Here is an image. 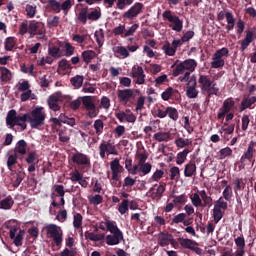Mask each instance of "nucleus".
I'll return each mask as SVG.
<instances>
[{
  "mask_svg": "<svg viewBox=\"0 0 256 256\" xmlns=\"http://www.w3.org/2000/svg\"><path fill=\"white\" fill-rule=\"evenodd\" d=\"M47 115L43 112V107H37L31 111V113H25L23 115H17L15 109L9 110L6 115V125L9 129H15L20 127L22 131L27 129V121L30 123L31 129H38L45 125V118Z\"/></svg>",
  "mask_w": 256,
  "mask_h": 256,
  "instance_id": "nucleus-1",
  "label": "nucleus"
},
{
  "mask_svg": "<svg viewBox=\"0 0 256 256\" xmlns=\"http://www.w3.org/2000/svg\"><path fill=\"white\" fill-rule=\"evenodd\" d=\"M198 84L200 85L202 95H207L208 99H211L213 95L219 97V87L211 79V75L199 74Z\"/></svg>",
  "mask_w": 256,
  "mask_h": 256,
  "instance_id": "nucleus-2",
  "label": "nucleus"
},
{
  "mask_svg": "<svg viewBox=\"0 0 256 256\" xmlns=\"http://www.w3.org/2000/svg\"><path fill=\"white\" fill-rule=\"evenodd\" d=\"M47 237L52 239L56 247L63 245V230L56 224H48L44 227Z\"/></svg>",
  "mask_w": 256,
  "mask_h": 256,
  "instance_id": "nucleus-3",
  "label": "nucleus"
},
{
  "mask_svg": "<svg viewBox=\"0 0 256 256\" xmlns=\"http://www.w3.org/2000/svg\"><path fill=\"white\" fill-rule=\"evenodd\" d=\"M197 69V61L195 59H186L183 62L176 65L175 69L172 72L173 77H179L183 73H193Z\"/></svg>",
  "mask_w": 256,
  "mask_h": 256,
  "instance_id": "nucleus-4",
  "label": "nucleus"
},
{
  "mask_svg": "<svg viewBox=\"0 0 256 256\" xmlns=\"http://www.w3.org/2000/svg\"><path fill=\"white\" fill-rule=\"evenodd\" d=\"M229 204L224 200L223 196H221L215 203L213 208V219L214 223H219L221 219H223V215H225V211H227Z\"/></svg>",
  "mask_w": 256,
  "mask_h": 256,
  "instance_id": "nucleus-5",
  "label": "nucleus"
},
{
  "mask_svg": "<svg viewBox=\"0 0 256 256\" xmlns=\"http://www.w3.org/2000/svg\"><path fill=\"white\" fill-rule=\"evenodd\" d=\"M163 19L169 21V23H173L172 30L177 33H181L183 31V20L179 18V16L174 15L171 10H165L162 13Z\"/></svg>",
  "mask_w": 256,
  "mask_h": 256,
  "instance_id": "nucleus-6",
  "label": "nucleus"
},
{
  "mask_svg": "<svg viewBox=\"0 0 256 256\" xmlns=\"http://www.w3.org/2000/svg\"><path fill=\"white\" fill-rule=\"evenodd\" d=\"M82 105L88 111L86 113L87 117L90 119H94L99 115V110H97V106H95V102L93 101V96H83L81 97Z\"/></svg>",
  "mask_w": 256,
  "mask_h": 256,
  "instance_id": "nucleus-7",
  "label": "nucleus"
},
{
  "mask_svg": "<svg viewBox=\"0 0 256 256\" xmlns=\"http://www.w3.org/2000/svg\"><path fill=\"white\" fill-rule=\"evenodd\" d=\"M71 161L81 167V171H85V169H91V159L87 154H83L81 152H77L72 155Z\"/></svg>",
  "mask_w": 256,
  "mask_h": 256,
  "instance_id": "nucleus-8",
  "label": "nucleus"
},
{
  "mask_svg": "<svg viewBox=\"0 0 256 256\" xmlns=\"http://www.w3.org/2000/svg\"><path fill=\"white\" fill-rule=\"evenodd\" d=\"M99 151L101 159H105V155H119L117 148L115 147V145H113L111 140H102L99 145Z\"/></svg>",
  "mask_w": 256,
  "mask_h": 256,
  "instance_id": "nucleus-9",
  "label": "nucleus"
},
{
  "mask_svg": "<svg viewBox=\"0 0 256 256\" xmlns=\"http://www.w3.org/2000/svg\"><path fill=\"white\" fill-rule=\"evenodd\" d=\"M145 5L141 2H136L133 6L130 7L124 14L123 19H128L129 21L139 17L143 13Z\"/></svg>",
  "mask_w": 256,
  "mask_h": 256,
  "instance_id": "nucleus-10",
  "label": "nucleus"
},
{
  "mask_svg": "<svg viewBox=\"0 0 256 256\" xmlns=\"http://www.w3.org/2000/svg\"><path fill=\"white\" fill-rule=\"evenodd\" d=\"M135 91L136 93H139V90L135 89H123L118 90V99L120 103L123 105H127V103H130L131 99H135Z\"/></svg>",
  "mask_w": 256,
  "mask_h": 256,
  "instance_id": "nucleus-11",
  "label": "nucleus"
},
{
  "mask_svg": "<svg viewBox=\"0 0 256 256\" xmlns=\"http://www.w3.org/2000/svg\"><path fill=\"white\" fill-rule=\"evenodd\" d=\"M178 242L180 243L183 249H190V251H194L197 255H201L203 253V249L197 247V242L187 238H178Z\"/></svg>",
  "mask_w": 256,
  "mask_h": 256,
  "instance_id": "nucleus-12",
  "label": "nucleus"
},
{
  "mask_svg": "<svg viewBox=\"0 0 256 256\" xmlns=\"http://www.w3.org/2000/svg\"><path fill=\"white\" fill-rule=\"evenodd\" d=\"M131 77L135 80L136 85H145V70L141 66H133Z\"/></svg>",
  "mask_w": 256,
  "mask_h": 256,
  "instance_id": "nucleus-13",
  "label": "nucleus"
},
{
  "mask_svg": "<svg viewBox=\"0 0 256 256\" xmlns=\"http://www.w3.org/2000/svg\"><path fill=\"white\" fill-rule=\"evenodd\" d=\"M186 95L188 99H197L199 95V90H197V80L195 78H190L186 86Z\"/></svg>",
  "mask_w": 256,
  "mask_h": 256,
  "instance_id": "nucleus-14",
  "label": "nucleus"
},
{
  "mask_svg": "<svg viewBox=\"0 0 256 256\" xmlns=\"http://www.w3.org/2000/svg\"><path fill=\"white\" fill-rule=\"evenodd\" d=\"M17 231V227L11 228L9 232V237L10 239H13L14 245L16 247H21L23 245V238L25 237V230H19L18 234Z\"/></svg>",
  "mask_w": 256,
  "mask_h": 256,
  "instance_id": "nucleus-15",
  "label": "nucleus"
},
{
  "mask_svg": "<svg viewBox=\"0 0 256 256\" xmlns=\"http://www.w3.org/2000/svg\"><path fill=\"white\" fill-rule=\"evenodd\" d=\"M110 169L112 171V180L119 181V177H121L120 173H123L125 169L119 163L118 158H115L113 161L110 162Z\"/></svg>",
  "mask_w": 256,
  "mask_h": 256,
  "instance_id": "nucleus-16",
  "label": "nucleus"
},
{
  "mask_svg": "<svg viewBox=\"0 0 256 256\" xmlns=\"http://www.w3.org/2000/svg\"><path fill=\"white\" fill-rule=\"evenodd\" d=\"M233 185L236 202L241 207V205H243V201L241 200V196H239V191H243L245 189V181H243V178H236L233 180Z\"/></svg>",
  "mask_w": 256,
  "mask_h": 256,
  "instance_id": "nucleus-17",
  "label": "nucleus"
},
{
  "mask_svg": "<svg viewBox=\"0 0 256 256\" xmlns=\"http://www.w3.org/2000/svg\"><path fill=\"white\" fill-rule=\"evenodd\" d=\"M256 142L255 141H250L248 144L247 150L243 153V155L240 158L241 163H245V161H251L253 159V156L256 153Z\"/></svg>",
  "mask_w": 256,
  "mask_h": 256,
  "instance_id": "nucleus-18",
  "label": "nucleus"
},
{
  "mask_svg": "<svg viewBox=\"0 0 256 256\" xmlns=\"http://www.w3.org/2000/svg\"><path fill=\"white\" fill-rule=\"evenodd\" d=\"M254 39H256V33L253 30H248L246 32L245 38L240 43V51H245L251 43H253Z\"/></svg>",
  "mask_w": 256,
  "mask_h": 256,
  "instance_id": "nucleus-19",
  "label": "nucleus"
},
{
  "mask_svg": "<svg viewBox=\"0 0 256 256\" xmlns=\"http://www.w3.org/2000/svg\"><path fill=\"white\" fill-rule=\"evenodd\" d=\"M256 103V96H251V94H246L240 104V111H245L246 109H251Z\"/></svg>",
  "mask_w": 256,
  "mask_h": 256,
  "instance_id": "nucleus-20",
  "label": "nucleus"
},
{
  "mask_svg": "<svg viewBox=\"0 0 256 256\" xmlns=\"http://www.w3.org/2000/svg\"><path fill=\"white\" fill-rule=\"evenodd\" d=\"M29 33L31 35H45V25L41 22H31L29 24Z\"/></svg>",
  "mask_w": 256,
  "mask_h": 256,
  "instance_id": "nucleus-21",
  "label": "nucleus"
},
{
  "mask_svg": "<svg viewBox=\"0 0 256 256\" xmlns=\"http://www.w3.org/2000/svg\"><path fill=\"white\" fill-rule=\"evenodd\" d=\"M163 101H169V99H181V93L173 87H168L162 94Z\"/></svg>",
  "mask_w": 256,
  "mask_h": 256,
  "instance_id": "nucleus-22",
  "label": "nucleus"
},
{
  "mask_svg": "<svg viewBox=\"0 0 256 256\" xmlns=\"http://www.w3.org/2000/svg\"><path fill=\"white\" fill-rule=\"evenodd\" d=\"M40 3L54 13H61V3L57 0H40Z\"/></svg>",
  "mask_w": 256,
  "mask_h": 256,
  "instance_id": "nucleus-23",
  "label": "nucleus"
},
{
  "mask_svg": "<svg viewBox=\"0 0 256 256\" xmlns=\"http://www.w3.org/2000/svg\"><path fill=\"white\" fill-rule=\"evenodd\" d=\"M165 190H166L165 185L155 184L152 188H150L152 199H161L163 197V194L165 193Z\"/></svg>",
  "mask_w": 256,
  "mask_h": 256,
  "instance_id": "nucleus-24",
  "label": "nucleus"
},
{
  "mask_svg": "<svg viewBox=\"0 0 256 256\" xmlns=\"http://www.w3.org/2000/svg\"><path fill=\"white\" fill-rule=\"evenodd\" d=\"M104 239H106V243L110 246L119 245L123 241V233L107 235Z\"/></svg>",
  "mask_w": 256,
  "mask_h": 256,
  "instance_id": "nucleus-25",
  "label": "nucleus"
},
{
  "mask_svg": "<svg viewBox=\"0 0 256 256\" xmlns=\"http://www.w3.org/2000/svg\"><path fill=\"white\" fill-rule=\"evenodd\" d=\"M172 238L173 234L160 232L158 234V245H160V247H167V245H170Z\"/></svg>",
  "mask_w": 256,
  "mask_h": 256,
  "instance_id": "nucleus-26",
  "label": "nucleus"
},
{
  "mask_svg": "<svg viewBox=\"0 0 256 256\" xmlns=\"http://www.w3.org/2000/svg\"><path fill=\"white\" fill-rule=\"evenodd\" d=\"M58 44L59 46L48 47V55L54 59H60V57H63V54H61V47L63 46V42H58Z\"/></svg>",
  "mask_w": 256,
  "mask_h": 256,
  "instance_id": "nucleus-27",
  "label": "nucleus"
},
{
  "mask_svg": "<svg viewBox=\"0 0 256 256\" xmlns=\"http://www.w3.org/2000/svg\"><path fill=\"white\" fill-rule=\"evenodd\" d=\"M153 139L158 141V143H167V141H171L173 139V136L169 132H157L153 135Z\"/></svg>",
  "mask_w": 256,
  "mask_h": 256,
  "instance_id": "nucleus-28",
  "label": "nucleus"
},
{
  "mask_svg": "<svg viewBox=\"0 0 256 256\" xmlns=\"http://www.w3.org/2000/svg\"><path fill=\"white\" fill-rule=\"evenodd\" d=\"M224 57H229V49L226 47L217 50L212 56V61H225Z\"/></svg>",
  "mask_w": 256,
  "mask_h": 256,
  "instance_id": "nucleus-29",
  "label": "nucleus"
},
{
  "mask_svg": "<svg viewBox=\"0 0 256 256\" xmlns=\"http://www.w3.org/2000/svg\"><path fill=\"white\" fill-rule=\"evenodd\" d=\"M48 107L51 111H60L61 106L59 105V97L56 95H51L48 98Z\"/></svg>",
  "mask_w": 256,
  "mask_h": 256,
  "instance_id": "nucleus-30",
  "label": "nucleus"
},
{
  "mask_svg": "<svg viewBox=\"0 0 256 256\" xmlns=\"http://www.w3.org/2000/svg\"><path fill=\"white\" fill-rule=\"evenodd\" d=\"M197 175V165L195 162H189L185 165L184 176L186 177H195Z\"/></svg>",
  "mask_w": 256,
  "mask_h": 256,
  "instance_id": "nucleus-31",
  "label": "nucleus"
},
{
  "mask_svg": "<svg viewBox=\"0 0 256 256\" xmlns=\"http://www.w3.org/2000/svg\"><path fill=\"white\" fill-rule=\"evenodd\" d=\"M193 148H185L182 152H179L176 157V164L183 165L185 161H187L188 153H191Z\"/></svg>",
  "mask_w": 256,
  "mask_h": 256,
  "instance_id": "nucleus-32",
  "label": "nucleus"
},
{
  "mask_svg": "<svg viewBox=\"0 0 256 256\" xmlns=\"http://www.w3.org/2000/svg\"><path fill=\"white\" fill-rule=\"evenodd\" d=\"M14 151H15V153H18L19 155H27V142L24 139L19 140L16 143Z\"/></svg>",
  "mask_w": 256,
  "mask_h": 256,
  "instance_id": "nucleus-33",
  "label": "nucleus"
},
{
  "mask_svg": "<svg viewBox=\"0 0 256 256\" xmlns=\"http://www.w3.org/2000/svg\"><path fill=\"white\" fill-rule=\"evenodd\" d=\"M81 57L84 63H86V65H89L91 61H93V59L97 57V53H95V51L93 50H86L82 52Z\"/></svg>",
  "mask_w": 256,
  "mask_h": 256,
  "instance_id": "nucleus-34",
  "label": "nucleus"
},
{
  "mask_svg": "<svg viewBox=\"0 0 256 256\" xmlns=\"http://www.w3.org/2000/svg\"><path fill=\"white\" fill-rule=\"evenodd\" d=\"M106 231H109V233L117 234V233H123L121 229L117 226V222L106 220Z\"/></svg>",
  "mask_w": 256,
  "mask_h": 256,
  "instance_id": "nucleus-35",
  "label": "nucleus"
},
{
  "mask_svg": "<svg viewBox=\"0 0 256 256\" xmlns=\"http://www.w3.org/2000/svg\"><path fill=\"white\" fill-rule=\"evenodd\" d=\"M198 193L203 201L202 207H211V205H213V198L208 196L205 190H201Z\"/></svg>",
  "mask_w": 256,
  "mask_h": 256,
  "instance_id": "nucleus-36",
  "label": "nucleus"
},
{
  "mask_svg": "<svg viewBox=\"0 0 256 256\" xmlns=\"http://www.w3.org/2000/svg\"><path fill=\"white\" fill-rule=\"evenodd\" d=\"M225 18L226 22L228 23V25L226 26V30L227 33H229V31H233V29H235V18L233 17V13L231 12H226Z\"/></svg>",
  "mask_w": 256,
  "mask_h": 256,
  "instance_id": "nucleus-37",
  "label": "nucleus"
},
{
  "mask_svg": "<svg viewBox=\"0 0 256 256\" xmlns=\"http://www.w3.org/2000/svg\"><path fill=\"white\" fill-rule=\"evenodd\" d=\"M174 143L178 149H184V147H189V145H193V140L178 138L175 140Z\"/></svg>",
  "mask_w": 256,
  "mask_h": 256,
  "instance_id": "nucleus-38",
  "label": "nucleus"
},
{
  "mask_svg": "<svg viewBox=\"0 0 256 256\" xmlns=\"http://www.w3.org/2000/svg\"><path fill=\"white\" fill-rule=\"evenodd\" d=\"M85 78L81 75H76L70 79L71 85L75 87V89H81L83 86V81Z\"/></svg>",
  "mask_w": 256,
  "mask_h": 256,
  "instance_id": "nucleus-39",
  "label": "nucleus"
},
{
  "mask_svg": "<svg viewBox=\"0 0 256 256\" xmlns=\"http://www.w3.org/2000/svg\"><path fill=\"white\" fill-rule=\"evenodd\" d=\"M113 53H115V55H121V57H123L124 59H127V57H129V50H127V48H125L124 46L113 47Z\"/></svg>",
  "mask_w": 256,
  "mask_h": 256,
  "instance_id": "nucleus-40",
  "label": "nucleus"
},
{
  "mask_svg": "<svg viewBox=\"0 0 256 256\" xmlns=\"http://www.w3.org/2000/svg\"><path fill=\"white\" fill-rule=\"evenodd\" d=\"M86 239H89L90 241H103L105 239V234H95L93 232H85Z\"/></svg>",
  "mask_w": 256,
  "mask_h": 256,
  "instance_id": "nucleus-41",
  "label": "nucleus"
},
{
  "mask_svg": "<svg viewBox=\"0 0 256 256\" xmlns=\"http://www.w3.org/2000/svg\"><path fill=\"white\" fill-rule=\"evenodd\" d=\"M235 131V124H229L225 122L221 129L219 130V133H226V135H233Z\"/></svg>",
  "mask_w": 256,
  "mask_h": 256,
  "instance_id": "nucleus-42",
  "label": "nucleus"
},
{
  "mask_svg": "<svg viewBox=\"0 0 256 256\" xmlns=\"http://www.w3.org/2000/svg\"><path fill=\"white\" fill-rule=\"evenodd\" d=\"M14 204L15 201H13V198H4L0 201V209L9 210Z\"/></svg>",
  "mask_w": 256,
  "mask_h": 256,
  "instance_id": "nucleus-43",
  "label": "nucleus"
},
{
  "mask_svg": "<svg viewBox=\"0 0 256 256\" xmlns=\"http://www.w3.org/2000/svg\"><path fill=\"white\" fill-rule=\"evenodd\" d=\"M0 71H1V81H3L4 83L11 81L12 79L11 70H9L6 67H1Z\"/></svg>",
  "mask_w": 256,
  "mask_h": 256,
  "instance_id": "nucleus-44",
  "label": "nucleus"
},
{
  "mask_svg": "<svg viewBox=\"0 0 256 256\" xmlns=\"http://www.w3.org/2000/svg\"><path fill=\"white\" fill-rule=\"evenodd\" d=\"M94 37L99 47H103V43L105 42V33L103 29H99L95 31Z\"/></svg>",
  "mask_w": 256,
  "mask_h": 256,
  "instance_id": "nucleus-45",
  "label": "nucleus"
},
{
  "mask_svg": "<svg viewBox=\"0 0 256 256\" xmlns=\"http://www.w3.org/2000/svg\"><path fill=\"white\" fill-rule=\"evenodd\" d=\"M88 11L89 9L86 7V8H82L78 13V21H80V23H82L83 25H87V19H89Z\"/></svg>",
  "mask_w": 256,
  "mask_h": 256,
  "instance_id": "nucleus-46",
  "label": "nucleus"
},
{
  "mask_svg": "<svg viewBox=\"0 0 256 256\" xmlns=\"http://www.w3.org/2000/svg\"><path fill=\"white\" fill-rule=\"evenodd\" d=\"M58 67L62 71H71L73 69V66L71 65V62L69 60L63 58L58 62Z\"/></svg>",
  "mask_w": 256,
  "mask_h": 256,
  "instance_id": "nucleus-47",
  "label": "nucleus"
},
{
  "mask_svg": "<svg viewBox=\"0 0 256 256\" xmlns=\"http://www.w3.org/2000/svg\"><path fill=\"white\" fill-rule=\"evenodd\" d=\"M25 161L28 165H33L36 164L35 162L39 163V160H37V152L35 151H30L28 152Z\"/></svg>",
  "mask_w": 256,
  "mask_h": 256,
  "instance_id": "nucleus-48",
  "label": "nucleus"
},
{
  "mask_svg": "<svg viewBox=\"0 0 256 256\" xmlns=\"http://www.w3.org/2000/svg\"><path fill=\"white\" fill-rule=\"evenodd\" d=\"M53 61H55V58L50 55L42 57L40 60H38L37 65H39L40 67H45V65H53Z\"/></svg>",
  "mask_w": 256,
  "mask_h": 256,
  "instance_id": "nucleus-49",
  "label": "nucleus"
},
{
  "mask_svg": "<svg viewBox=\"0 0 256 256\" xmlns=\"http://www.w3.org/2000/svg\"><path fill=\"white\" fill-rule=\"evenodd\" d=\"M222 107L228 111V113H231V111H233L235 108V100H233V98L224 100Z\"/></svg>",
  "mask_w": 256,
  "mask_h": 256,
  "instance_id": "nucleus-50",
  "label": "nucleus"
},
{
  "mask_svg": "<svg viewBox=\"0 0 256 256\" xmlns=\"http://www.w3.org/2000/svg\"><path fill=\"white\" fill-rule=\"evenodd\" d=\"M167 115L170 119H172V121H177V119H179V111L172 106L167 107Z\"/></svg>",
  "mask_w": 256,
  "mask_h": 256,
  "instance_id": "nucleus-51",
  "label": "nucleus"
},
{
  "mask_svg": "<svg viewBox=\"0 0 256 256\" xmlns=\"http://www.w3.org/2000/svg\"><path fill=\"white\" fill-rule=\"evenodd\" d=\"M15 45H16L15 37H8L4 42V49L6 51H13V49L15 48Z\"/></svg>",
  "mask_w": 256,
  "mask_h": 256,
  "instance_id": "nucleus-52",
  "label": "nucleus"
},
{
  "mask_svg": "<svg viewBox=\"0 0 256 256\" xmlns=\"http://www.w3.org/2000/svg\"><path fill=\"white\" fill-rule=\"evenodd\" d=\"M222 198L225 199V201H231L233 197V188L231 185H227L225 189L222 192Z\"/></svg>",
  "mask_w": 256,
  "mask_h": 256,
  "instance_id": "nucleus-53",
  "label": "nucleus"
},
{
  "mask_svg": "<svg viewBox=\"0 0 256 256\" xmlns=\"http://www.w3.org/2000/svg\"><path fill=\"white\" fill-rule=\"evenodd\" d=\"M184 219H187V214L179 213L172 218L170 225H179V223H183Z\"/></svg>",
  "mask_w": 256,
  "mask_h": 256,
  "instance_id": "nucleus-54",
  "label": "nucleus"
},
{
  "mask_svg": "<svg viewBox=\"0 0 256 256\" xmlns=\"http://www.w3.org/2000/svg\"><path fill=\"white\" fill-rule=\"evenodd\" d=\"M104 127H105V124L103 123V120L97 119L94 121V129H95L96 135H101L103 133Z\"/></svg>",
  "mask_w": 256,
  "mask_h": 256,
  "instance_id": "nucleus-55",
  "label": "nucleus"
},
{
  "mask_svg": "<svg viewBox=\"0 0 256 256\" xmlns=\"http://www.w3.org/2000/svg\"><path fill=\"white\" fill-rule=\"evenodd\" d=\"M127 211H129V200L124 199L118 207V212L120 213V215H125Z\"/></svg>",
  "mask_w": 256,
  "mask_h": 256,
  "instance_id": "nucleus-56",
  "label": "nucleus"
},
{
  "mask_svg": "<svg viewBox=\"0 0 256 256\" xmlns=\"http://www.w3.org/2000/svg\"><path fill=\"white\" fill-rule=\"evenodd\" d=\"M25 11H26V15L28 17H30V19H33V17H35V13H37V6L27 4L26 8H25Z\"/></svg>",
  "mask_w": 256,
  "mask_h": 256,
  "instance_id": "nucleus-57",
  "label": "nucleus"
},
{
  "mask_svg": "<svg viewBox=\"0 0 256 256\" xmlns=\"http://www.w3.org/2000/svg\"><path fill=\"white\" fill-rule=\"evenodd\" d=\"M162 49L169 57H173L175 53H177V50H175V48H173L169 42L164 44Z\"/></svg>",
  "mask_w": 256,
  "mask_h": 256,
  "instance_id": "nucleus-58",
  "label": "nucleus"
},
{
  "mask_svg": "<svg viewBox=\"0 0 256 256\" xmlns=\"http://www.w3.org/2000/svg\"><path fill=\"white\" fill-rule=\"evenodd\" d=\"M81 225H83V216L77 213L74 215L73 227L75 229H81Z\"/></svg>",
  "mask_w": 256,
  "mask_h": 256,
  "instance_id": "nucleus-59",
  "label": "nucleus"
},
{
  "mask_svg": "<svg viewBox=\"0 0 256 256\" xmlns=\"http://www.w3.org/2000/svg\"><path fill=\"white\" fill-rule=\"evenodd\" d=\"M89 21H99L101 19V11L94 9L88 13Z\"/></svg>",
  "mask_w": 256,
  "mask_h": 256,
  "instance_id": "nucleus-60",
  "label": "nucleus"
},
{
  "mask_svg": "<svg viewBox=\"0 0 256 256\" xmlns=\"http://www.w3.org/2000/svg\"><path fill=\"white\" fill-rule=\"evenodd\" d=\"M65 57H71L75 53V47L69 42L64 43Z\"/></svg>",
  "mask_w": 256,
  "mask_h": 256,
  "instance_id": "nucleus-61",
  "label": "nucleus"
},
{
  "mask_svg": "<svg viewBox=\"0 0 256 256\" xmlns=\"http://www.w3.org/2000/svg\"><path fill=\"white\" fill-rule=\"evenodd\" d=\"M61 18L59 16H53L47 19L48 27H59Z\"/></svg>",
  "mask_w": 256,
  "mask_h": 256,
  "instance_id": "nucleus-62",
  "label": "nucleus"
},
{
  "mask_svg": "<svg viewBox=\"0 0 256 256\" xmlns=\"http://www.w3.org/2000/svg\"><path fill=\"white\" fill-rule=\"evenodd\" d=\"M200 194L194 193L191 197L192 204L194 207H202L203 206V200H201Z\"/></svg>",
  "mask_w": 256,
  "mask_h": 256,
  "instance_id": "nucleus-63",
  "label": "nucleus"
},
{
  "mask_svg": "<svg viewBox=\"0 0 256 256\" xmlns=\"http://www.w3.org/2000/svg\"><path fill=\"white\" fill-rule=\"evenodd\" d=\"M151 169H153V165H151V163H146L140 166L139 171L143 175H149V173H151Z\"/></svg>",
  "mask_w": 256,
  "mask_h": 256,
  "instance_id": "nucleus-64",
  "label": "nucleus"
}]
</instances>
